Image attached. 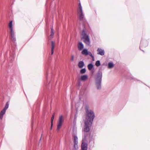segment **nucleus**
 Here are the masks:
<instances>
[{"instance_id":"obj_1","label":"nucleus","mask_w":150,"mask_h":150,"mask_svg":"<svg viewBox=\"0 0 150 150\" xmlns=\"http://www.w3.org/2000/svg\"><path fill=\"white\" fill-rule=\"evenodd\" d=\"M85 109L86 116L85 121H87L88 122H90V123H92L95 117L94 112L91 110H88V107L87 105L86 106Z\"/></svg>"},{"instance_id":"obj_2","label":"nucleus","mask_w":150,"mask_h":150,"mask_svg":"<svg viewBox=\"0 0 150 150\" xmlns=\"http://www.w3.org/2000/svg\"><path fill=\"white\" fill-rule=\"evenodd\" d=\"M85 126L83 128V136L82 141H84L86 140V137L88 135H89V132L90 130V127L92 125V123L87 121H85Z\"/></svg>"},{"instance_id":"obj_3","label":"nucleus","mask_w":150,"mask_h":150,"mask_svg":"<svg viewBox=\"0 0 150 150\" xmlns=\"http://www.w3.org/2000/svg\"><path fill=\"white\" fill-rule=\"evenodd\" d=\"M102 77V72L100 71H99L97 73L96 79V84L98 89H100L101 88V82Z\"/></svg>"},{"instance_id":"obj_4","label":"nucleus","mask_w":150,"mask_h":150,"mask_svg":"<svg viewBox=\"0 0 150 150\" xmlns=\"http://www.w3.org/2000/svg\"><path fill=\"white\" fill-rule=\"evenodd\" d=\"M82 35L84 39L83 41L86 45L89 46L90 45L91 42L89 36L86 33V29L84 28L82 32Z\"/></svg>"},{"instance_id":"obj_5","label":"nucleus","mask_w":150,"mask_h":150,"mask_svg":"<svg viewBox=\"0 0 150 150\" xmlns=\"http://www.w3.org/2000/svg\"><path fill=\"white\" fill-rule=\"evenodd\" d=\"M12 21H11L8 24V27L10 30L11 35V39L13 41H16V38L14 36V33L13 30V27L12 24Z\"/></svg>"},{"instance_id":"obj_6","label":"nucleus","mask_w":150,"mask_h":150,"mask_svg":"<svg viewBox=\"0 0 150 150\" xmlns=\"http://www.w3.org/2000/svg\"><path fill=\"white\" fill-rule=\"evenodd\" d=\"M64 117L62 115H60L59 117L58 120L57 122V130L59 131L61 128L62 124L64 122Z\"/></svg>"},{"instance_id":"obj_7","label":"nucleus","mask_w":150,"mask_h":150,"mask_svg":"<svg viewBox=\"0 0 150 150\" xmlns=\"http://www.w3.org/2000/svg\"><path fill=\"white\" fill-rule=\"evenodd\" d=\"M79 8L78 10V12L79 15V18L80 20H82L84 17V15L83 14L82 8L80 3H79Z\"/></svg>"},{"instance_id":"obj_8","label":"nucleus","mask_w":150,"mask_h":150,"mask_svg":"<svg viewBox=\"0 0 150 150\" xmlns=\"http://www.w3.org/2000/svg\"><path fill=\"white\" fill-rule=\"evenodd\" d=\"M9 103L7 102L3 109L1 111L0 113V119L3 118L4 115L5 114L7 109L8 108Z\"/></svg>"},{"instance_id":"obj_9","label":"nucleus","mask_w":150,"mask_h":150,"mask_svg":"<svg viewBox=\"0 0 150 150\" xmlns=\"http://www.w3.org/2000/svg\"><path fill=\"white\" fill-rule=\"evenodd\" d=\"M74 147L75 149H78L77 144L78 143V139L76 136L74 137Z\"/></svg>"},{"instance_id":"obj_10","label":"nucleus","mask_w":150,"mask_h":150,"mask_svg":"<svg viewBox=\"0 0 150 150\" xmlns=\"http://www.w3.org/2000/svg\"><path fill=\"white\" fill-rule=\"evenodd\" d=\"M81 150H87L88 144L87 143L83 142L81 145Z\"/></svg>"},{"instance_id":"obj_11","label":"nucleus","mask_w":150,"mask_h":150,"mask_svg":"<svg viewBox=\"0 0 150 150\" xmlns=\"http://www.w3.org/2000/svg\"><path fill=\"white\" fill-rule=\"evenodd\" d=\"M98 52V54L101 55H103L104 54L105 52L104 50L100 48H98L97 50Z\"/></svg>"},{"instance_id":"obj_12","label":"nucleus","mask_w":150,"mask_h":150,"mask_svg":"<svg viewBox=\"0 0 150 150\" xmlns=\"http://www.w3.org/2000/svg\"><path fill=\"white\" fill-rule=\"evenodd\" d=\"M78 47L79 50H81L83 47V45L81 42H79L78 43Z\"/></svg>"},{"instance_id":"obj_13","label":"nucleus","mask_w":150,"mask_h":150,"mask_svg":"<svg viewBox=\"0 0 150 150\" xmlns=\"http://www.w3.org/2000/svg\"><path fill=\"white\" fill-rule=\"evenodd\" d=\"M84 65L83 62L82 61H80L79 62L78 66L79 68H82L84 66Z\"/></svg>"},{"instance_id":"obj_14","label":"nucleus","mask_w":150,"mask_h":150,"mask_svg":"<svg viewBox=\"0 0 150 150\" xmlns=\"http://www.w3.org/2000/svg\"><path fill=\"white\" fill-rule=\"evenodd\" d=\"M54 43L53 41L51 42V54H52L54 52Z\"/></svg>"},{"instance_id":"obj_15","label":"nucleus","mask_w":150,"mask_h":150,"mask_svg":"<svg viewBox=\"0 0 150 150\" xmlns=\"http://www.w3.org/2000/svg\"><path fill=\"white\" fill-rule=\"evenodd\" d=\"M81 53L82 54L87 55L88 54V52L87 49H83Z\"/></svg>"},{"instance_id":"obj_16","label":"nucleus","mask_w":150,"mask_h":150,"mask_svg":"<svg viewBox=\"0 0 150 150\" xmlns=\"http://www.w3.org/2000/svg\"><path fill=\"white\" fill-rule=\"evenodd\" d=\"M88 79V76L87 75L81 76V80L85 81Z\"/></svg>"},{"instance_id":"obj_17","label":"nucleus","mask_w":150,"mask_h":150,"mask_svg":"<svg viewBox=\"0 0 150 150\" xmlns=\"http://www.w3.org/2000/svg\"><path fill=\"white\" fill-rule=\"evenodd\" d=\"M114 64L113 63L109 62L108 64V67L109 69H111L113 67Z\"/></svg>"},{"instance_id":"obj_18","label":"nucleus","mask_w":150,"mask_h":150,"mask_svg":"<svg viewBox=\"0 0 150 150\" xmlns=\"http://www.w3.org/2000/svg\"><path fill=\"white\" fill-rule=\"evenodd\" d=\"M93 67V65L92 64H89L88 66V67L89 70H91Z\"/></svg>"},{"instance_id":"obj_19","label":"nucleus","mask_w":150,"mask_h":150,"mask_svg":"<svg viewBox=\"0 0 150 150\" xmlns=\"http://www.w3.org/2000/svg\"><path fill=\"white\" fill-rule=\"evenodd\" d=\"M145 43H146V42H145ZM143 43H142V41H141V43H140V45L141 46L144 47H146L148 45V44L147 43H144L146 44L145 45H143Z\"/></svg>"},{"instance_id":"obj_20","label":"nucleus","mask_w":150,"mask_h":150,"mask_svg":"<svg viewBox=\"0 0 150 150\" xmlns=\"http://www.w3.org/2000/svg\"><path fill=\"white\" fill-rule=\"evenodd\" d=\"M95 64L97 67H99L100 65V61L99 60H98L96 61Z\"/></svg>"},{"instance_id":"obj_21","label":"nucleus","mask_w":150,"mask_h":150,"mask_svg":"<svg viewBox=\"0 0 150 150\" xmlns=\"http://www.w3.org/2000/svg\"><path fill=\"white\" fill-rule=\"evenodd\" d=\"M86 69L85 68L81 69L80 71V73L81 74H83L85 73Z\"/></svg>"},{"instance_id":"obj_22","label":"nucleus","mask_w":150,"mask_h":150,"mask_svg":"<svg viewBox=\"0 0 150 150\" xmlns=\"http://www.w3.org/2000/svg\"><path fill=\"white\" fill-rule=\"evenodd\" d=\"M54 118V114H53L52 115V117L51 118V125L52 126L53 125V122Z\"/></svg>"},{"instance_id":"obj_23","label":"nucleus","mask_w":150,"mask_h":150,"mask_svg":"<svg viewBox=\"0 0 150 150\" xmlns=\"http://www.w3.org/2000/svg\"><path fill=\"white\" fill-rule=\"evenodd\" d=\"M88 55H89V56H91L92 58H94V57L92 55V53H91V52H88Z\"/></svg>"},{"instance_id":"obj_24","label":"nucleus","mask_w":150,"mask_h":150,"mask_svg":"<svg viewBox=\"0 0 150 150\" xmlns=\"http://www.w3.org/2000/svg\"><path fill=\"white\" fill-rule=\"evenodd\" d=\"M74 56L73 55L71 56V61L73 62L74 60Z\"/></svg>"},{"instance_id":"obj_25","label":"nucleus","mask_w":150,"mask_h":150,"mask_svg":"<svg viewBox=\"0 0 150 150\" xmlns=\"http://www.w3.org/2000/svg\"><path fill=\"white\" fill-rule=\"evenodd\" d=\"M54 35V32H52V33L51 32V34L50 35L51 36H53Z\"/></svg>"},{"instance_id":"obj_26","label":"nucleus","mask_w":150,"mask_h":150,"mask_svg":"<svg viewBox=\"0 0 150 150\" xmlns=\"http://www.w3.org/2000/svg\"><path fill=\"white\" fill-rule=\"evenodd\" d=\"M51 32H52H52H53V28H51Z\"/></svg>"},{"instance_id":"obj_27","label":"nucleus","mask_w":150,"mask_h":150,"mask_svg":"<svg viewBox=\"0 0 150 150\" xmlns=\"http://www.w3.org/2000/svg\"><path fill=\"white\" fill-rule=\"evenodd\" d=\"M76 115L75 114V118H74V119H76Z\"/></svg>"},{"instance_id":"obj_28","label":"nucleus","mask_w":150,"mask_h":150,"mask_svg":"<svg viewBox=\"0 0 150 150\" xmlns=\"http://www.w3.org/2000/svg\"><path fill=\"white\" fill-rule=\"evenodd\" d=\"M52 125H51V128H50L51 129H52Z\"/></svg>"},{"instance_id":"obj_29","label":"nucleus","mask_w":150,"mask_h":150,"mask_svg":"<svg viewBox=\"0 0 150 150\" xmlns=\"http://www.w3.org/2000/svg\"><path fill=\"white\" fill-rule=\"evenodd\" d=\"M142 51H143V52H144V51H143V50H142Z\"/></svg>"},{"instance_id":"obj_30","label":"nucleus","mask_w":150,"mask_h":150,"mask_svg":"<svg viewBox=\"0 0 150 150\" xmlns=\"http://www.w3.org/2000/svg\"><path fill=\"white\" fill-rule=\"evenodd\" d=\"M142 51H143V52H144V51H143V50H142Z\"/></svg>"},{"instance_id":"obj_31","label":"nucleus","mask_w":150,"mask_h":150,"mask_svg":"<svg viewBox=\"0 0 150 150\" xmlns=\"http://www.w3.org/2000/svg\"><path fill=\"white\" fill-rule=\"evenodd\" d=\"M142 51H143V52H144V51H143V50H142Z\"/></svg>"},{"instance_id":"obj_32","label":"nucleus","mask_w":150,"mask_h":150,"mask_svg":"<svg viewBox=\"0 0 150 150\" xmlns=\"http://www.w3.org/2000/svg\"><path fill=\"white\" fill-rule=\"evenodd\" d=\"M140 49H141V48H140Z\"/></svg>"}]
</instances>
